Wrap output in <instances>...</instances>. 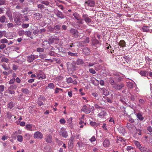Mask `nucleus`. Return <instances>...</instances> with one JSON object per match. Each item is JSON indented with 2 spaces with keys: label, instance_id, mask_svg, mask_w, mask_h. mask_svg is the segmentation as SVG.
<instances>
[{
  "label": "nucleus",
  "instance_id": "1",
  "mask_svg": "<svg viewBox=\"0 0 152 152\" xmlns=\"http://www.w3.org/2000/svg\"><path fill=\"white\" fill-rule=\"evenodd\" d=\"M13 18L15 23L19 24L22 21L23 16L21 13L18 12H15L13 13Z\"/></svg>",
  "mask_w": 152,
  "mask_h": 152
},
{
  "label": "nucleus",
  "instance_id": "2",
  "mask_svg": "<svg viewBox=\"0 0 152 152\" xmlns=\"http://www.w3.org/2000/svg\"><path fill=\"white\" fill-rule=\"evenodd\" d=\"M94 109V107H91L90 105L87 106L86 105H84L81 109V111L85 113L88 114L91 111V110Z\"/></svg>",
  "mask_w": 152,
  "mask_h": 152
},
{
  "label": "nucleus",
  "instance_id": "3",
  "mask_svg": "<svg viewBox=\"0 0 152 152\" xmlns=\"http://www.w3.org/2000/svg\"><path fill=\"white\" fill-rule=\"evenodd\" d=\"M17 88V86L15 84L11 85L8 88L7 90V92L11 94H13L15 93L14 90H15Z\"/></svg>",
  "mask_w": 152,
  "mask_h": 152
},
{
  "label": "nucleus",
  "instance_id": "4",
  "mask_svg": "<svg viewBox=\"0 0 152 152\" xmlns=\"http://www.w3.org/2000/svg\"><path fill=\"white\" fill-rule=\"evenodd\" d=\"M82 17L83 19L87 24H88L89 23H90L91 22L92 20L91 19V16H89L87 14H83L82 15Z\"/></svg>",
  "mask_w": 152,
  "mask_h": 152
},
{
  "label": "nucleus",
  "instance_id": "5",
  "mask_svg": "<svg viewBox=\"0 0 152 152\" xmlns=\"http://www.w3.org/2000/svg\"><path fill=\"white\" fill-rule=\"evenodd\" d=\"M54 13L59 18L63 19L65 18V15L61 12L58 10H54Z\"/></svg>",
  "mask_w": 152,
  "mask_h": 152
},
{
  "label": "nucleus",
  "instance_id": "6",
  "mask_svg": "<svg viewBox=\"0 0 152 152\" xmlns=\"http://www.w3.org/2000/svg\"><path fill=\"white\" fill-rule=\"evenodd\" d=\"M69 31L74 37L77 38L78 37L79 33L76 29L72 28Z\"/></svg>",
  "mask_w": 152,
  "mask_h": 152
},
{
  "label": "nucleus",
  "instance_id": "7",
  "mask_svg": "<svg viewBox=\"0 0 152 152\" xmlns=\"http://www.w3.org/2000/svg\"><path fill=\"white\" fill-rule=\"evenodd\" d=\"M34 138L41 139L43 137V134L41 132L38 131L34 133Z\"/></svg>",
  "mask_w": 152,
  "mask_h": 152
},
{
  "label": "nucleus",
  "instance_id": "8",
  "mask_svg": "<svg viewBox=\"0 0 152 152\" xmlns=\"http://www.w3.org/2000/svg\"><path fill=\"white\" fill-rule=\"evenodd\" d=\"M106 111L104 109L101 110V111L100 112L98 115V116L100 118H103L106 115Z\"/></svg>",
  "mask_w": 152,
  "mask_h": 152
},
{
  "label": "nucleus",
  "instance_id": "9",
  "mask_svg": "<svg viewBox=\"0 0 152 152\" xmlns=\"http://www.w3.org/2000/svg\"><path fill=\"white\" fill-rule=\"evenodd\" d=\"M90 42V38L86 37L85 39L83 41H81L79 42V44L80 46H84L85 45Z\"/></svg>",
  "mask_w": 152,
  "mask_h": 152
},
{
  "label": "nucleus",
  "instance_id": "10",
  "mask_svg": "<svg viewBox=\"0 0 152 152\" xmlns=\"http://www.w3.org/2000/svg\"><path fill=\"white\" fill-rule=\"evenodd\" d=\"M124 84L121 83L118 84H115L113 86V88L116 90H120L124 87Z\"/></svg>",
  "mask_w": 152,
  "mask_h": 152
},
{
  "label": "nucleus",
  "instance_id": "11",
  "mask_svg": "<svg viewBox=\"0 0 152 152\" xmlns=\"http://www.w3.org/2000/svg\"><path fill=\"white\" fill-rule=\"evenodd\" d=\"M37 56V57H36L34 55H31L27 56V61L29 63L31 62L36 58H38V56Z\"/></svg>",
  "mask_w": 152,
  "mask_h": 152
},
{
  "label": "nucleus",
  "instance_id": "12",
  "mask_svg": "<svg viewBox=\"0 0 152 152\" xmlns=\"http://www.w3.org/2000/svg\"><path fill=\"white\" fill-rule=\"evenodd\" d=\"M95 4V2L93 0H89L85 3V6H88L91 7H94Z\"/></svg>",
  "mask_w": 152,
  "mask_h": 152
},
{
  "label": "nucleus",
  "instance_id": "13",
  "mask_svg": "<svg viewBox=\"0 0 152 152\" xmlns=\"http://www.w3.org/2000/svg\"><path fill=\"white\" fill-rule=\"evenodd\" d=\"M60 133L61 135L65 138L66 137L68 136V134L66 131H65L63 128L61 129V131L60 132Z\"/></svg>",
  "mask_w": 152,
  "mask_h": 152
},
{
  "label": "nucleus",
  "instance_id": "14",
  "mask_svg": "<svg viewBox=\"0 0 152 152\" xmlns=\"http://www.w3.org/2000/svg\"><path fill=\"white\" fill-rule=\"evenodd\" d=\"M91 83L94 85L97 86L99 83V81L97 80L95 77H92L90 79Z\"/></svg>",
  "mask_w": 152,
  "mask_h": 152
},
{
  "label": "nucleus",
  "instance_id": "15",
  "mask_svg": "<svg viewBox=\"0 0 152 152\" xmlns=\"http://www.w3.org/2000/svg\"><path fill=\"white\" fill-rule=\"evenodd\" d=\"M46 78V76L45 74L41 73L40 74H37L36 78L39 80H42Z\"/></svg>",
  "mask_w": 152,
  "mask_h": 152
},
{
  "label": "nucleus",
  "instance_id": "16",
  "mask_svg": "<svg viewBox=\"0 0 152 152\" xmlns=\"http://www.w3.org/2000/svg\"><path fill=\"white\" fill-rule=\"evenodd\" d=\"M45 138V140L47 142L50 143L52 142V136L50 134H47Z\"/></svg>",
  "mask_w": 152,
  "mask_h": 152
},
{
  "label": "nucleus",
  "instance_id": "17",
  "mask_svg": "<svg viewBox=\"0 0 152 152\" xmlns=\"http://www.w3.org/2000/svg\"><path fill=\"white\" fill-rule=\"evenodd\" d=\"M34 17L37 20H39L42 17V15L39 13H36L33 15Z\"/></svg>",
  "mask_w": 152,
  "mask_h": 152
},
{
  "label": "nucleus",
  "instance_id": "18",
  "mask_svg": "<svg viewBox=\"0 0 152 152\" xmlns=\"http://www.w3.org/2000/svg\"><path fill=\"white\" fill-rule=\"evenodd\" d=\"M110 145V142L109 140L107 139H106L103 142V146L104 147H108Z\"/></svg>",
  "mask_w": 152,
  "mask_h": 152
},
{
  "label": "nucleus",
  "instance_id": "19",
  "mask_svg": "<svg viewBox=\"0 0 152 152\" xmlns=\"http://www.w3.org/2000/svg\"><path fill=\"white\" fill-rule=\"evenodd\" d=\"M83 53L86 55H89L90 53V50L87 48H85L83 50Z\"/></svg>",
  "mask_w": 152,
  "mask_h": 152
},
{
  "label": "nucleus",
  "instance_id": "20",
  "mask_svg": "<svg viewBox=\"0 0 152 152\" xmlns=\"http://www.w3.org/2000/svg\"><path fill=\"white\" fill-rule=\"evenodd\" d=\"M59 40V39L57 37H54L53 38L49 39V40L51 43L53 42L56 43Z\"/></svg>",
  "mask_w": 152,
  "mask_h": 152
},
{
  "label": "nucleus",
  "instance_id": "21",
  "mask_svg": "<svg viewBox=\"0 0 152 152\" xmlns=\"http://www.w3.org/2000/svg\"><path fill=\"white\" fill-rule=\"evenodd\" d=\"M42 45L45 48H48L50 46V44L48 41H45L43 42Z\"/></svg>",
  "mask_w": 152,
  "mask_h": 152
},
{
  "label": "nucleus",
  "instance_id": "22",
  "mask_svg": "<svg viewBox=\"0 0 152 152\" xmlns=\"http://www.w3.org/2000/svg\"><path fill=\"white\" fill-rule=\"evenodd\" d=\"M29 20L28 18V15L24 14L22 18V21L23 22L28 21Z\"/></svg>",
  "mask_w": 152,
  "mask_h": 152
},
{
  "label": "nucleus",
  "instance_id": "23",
  "mask_svg": "<svg viewBox=\"0 0 152 152\" xmlns=\"http://www.w3.org/2000/svg\"><path fill=\"white\" fill-rule=\"evenodd\" d=\"M119 45L122 47H126V42L123 40H121L118 43Z\"/></svg>",
  "mask_w": 152,
  "mask_h": 152
},
{
  "label": "nucleus",
  "instance_id": "24",
  "mask_svg": "<svg viewBox=\"0 0 152 152\" xmlns=\"http://www.w3.org/2000/svg\"><path fill=\"white\" fill-rule=\"evenodd\" d=\"M61 25L60 24H58L55 26L53 27V29L55 30L58 31H59L61 28Z\"/></svg>",
  "mask_w": 152,
  "mask_h": 152
},
{
  "label": "nucleus",
  "instance_id": "25",
  "mask_svg": "<svg viewBox=\"0 0 152 152\" xmlns=\"http://www.w3.org/2000/svg\"><path fill=\"white\" fill-rule=\"evenodd\" d=\"M125 141L126 140L122 137H118L116 140V142L117 143H118L119 142V141L121 142H122L123 141L125 142Z\"/></svg>",
  "mask_w": 152,
  "mask_h": 152
},
{
  "label": "nucleus",
  "instance_id": "26",
  "mask_svg": "<svg viewBox=\"0 0 152 152\" xmlns=\"http://www.w3.org/2000/svg\"><path fill=\"white\" fill-rule=\"evenodd\" d=\"M73 15L74 18L77 20H80V17L79 14L76 12H75L73 14Z\"/></svg>",
  "mask_w": 152,
  "mask_h": 152
},
{
  "label": "nucleus",
  "instance_id": "27",
  "mask_svg": "<svg viewBox=\"0 0 152 152\" xmlns=\"http://www.w3.org/2000/svg\"><path fill=\"white\" fill-rule=\"evenodd\" d=\"M68 54L72 56L77 57L78 56V54L77 53H73L70 51H69L67 53Z\"/></svg>",
  "mask_w": 152,
  "mask_h": 152
},
{
  "label": "nucleus",
  "instance_id": "28",
  "mask_svg": "<svg viewBox=\"0 0 152 152\" xmlns=\"http://www.w3.org/2000/svg\"><path fill=\"white\" fill-rule=\"evenodd\" d=\"M76 63L78 65H80L83 64L84 62L82 60L79 59L77 61Z\"/></svg>",
  "mask_w": 152,
  "mask_h": 152
},
{
  "label": "nucleus",
  "instance_id": "29",
  "mask_svg": "<svg viewBox=\"0 0 152 152\" xmlns=\"http://www.w3.org/2000/svg\"><path fill=\"white\" fill-rule=\"evenodd\" d=\"M137 118L140 121H142L144 119V118L142 117V114L140 113H138L137 114Z\"/></svg>",
  "mask_w": 152,
  "mask_h": 152
},
{
  "label": "nucleus",
  "instance_id": "30",
  "mask_svg": "<svg viewBox=\"0 0 152 152\" xmlns=\"http://www.w3.org/2000/svg\"><path fill=\"white\" fill-rule=\"evenodd\" d=\"M2 66L5 70L8 71L10 69V67L4 64H3L2 65Z\"/></svg>",
  "mask_w": 152,
  "mask_h": 152
},
{
  "label": "nucleus",
  "instance_id": "31",
  "mask_svg": "<svg viewBox=\"0 0 152 152\" xmlns=\"http://www.w3.org/2000/svg\"><path fill=\"white\" fill-rule=\"evenodd\" d=\"M6 17L4 15L1 16L0 18V22L2 23H4L5 22Z\"/></svg>",
  "mask_w": 152,
  "mask_h": 152
},
{
  "label": "nucleus",
  "instance_id": "32",
  "mask_svg": "<svg viewBox=\"0 0 152 152\" xmlns=\"http://www.w3.org/2000/svg\"><path fill=\"white\" fill-rule=\"evenodd\" d=\"M47 87L51 89H52L54 88L55 86L53 83H50L48 84Z\"/></svg>",
  "mask_w": 152,
  "mask_h": 152
},
{
  "label": "nucleus",
  "instance_id": "33",
  "mask_svg": "<svg viewBox=\"0 0 152 152\" xmlns=\"http://www.w3.org/2000/svg\"><path fill=\"white\" fill-rule=\"evenodd\" d=\"M139 149L142 152H147L148 150L147 148L143 147H141Z\"/></svg>",
  "mask_w": 152,
  "mask_h": 152
},
{
  "label": "nucleus",
  "instance_id": "34",
  "mask_svg": "<svg viewBox=\"0 0 152 152\" xmlns=\"http://www.w3.org/2000/svg\"><path fill=\"white\" fill-rule=\"evenodd\" d=\"M92 43L93 45H96L98 44H99V42L98 40L95 38V39L93 40L92 41Z\"/></svg>",
  "mask_w": 152,
  "mask_h": 152
},
{
  "label": "nucleus",
  "instance_id": "35",
  "mask_svg": "<svg viewBox=\"0 0 152 152\" xmlns=\"http://www.w3.org/2000/svg\"><path fill=\"white\" fill-rule=\"evenodd\" d=\"M0 43L2 44L7 43L8 42V40L5 38L1 39L0 40Z\"/></svg>",
  "mask_w": 152,
  "mask_h": 152
},
{
  "label": "nucleus",
  "instance_id": "36",
  "mask_svg": "<svg viewBox=\"0 0 152 152\" xmlns=\"http://www.w3.org/2000/svg\"><path fill=\"white\" fill-rule=\"evenodd\" d=\"M140 74L142 76H146L148 75V72L146 71H142L140 72Z\"/></svg>",
  "mask_w": 152,
  "mask_h": 152
},
{
  "label": "nucleus",
  "instance_id": "37",
  "mask_svg": "<svg viewBox=\"0 0 152 152\" xmlns=\"http://www.w3.org/2000/svg\"><path fill=\"white\" fill-rule=\"evenodd\" d=\"M26 127L28 130H32V125L30 124H28L26 125Z\"/></svg>",
  "mask_w": 152,
  "mask_h": 152
},
{
  "label": "nucleus",
  "instance_id": "38",
  "mask_svg": "<svg viewBox=\"0 0 152 152\" xmlns=\"http://www.w3.org/2000/svg\"><path fill=\"white\" fill-rule=\"evenodd\" d=\"M134 143L136 146L139 148V149L140 147H141V145L139 142L137 141H135L134 142Z\"/></svg>",
  "mask_w": 152,
  "mask_h": 152
},
{
  "label": "nucleus",
  "instance_id": "39",
  "mask_svg": "<svg viewBox=\"0 0 152 152\" xmlns=\"http://www.w3.org/2000/svg\"><path fill=\"white\" fill-rule=\"evenodd\" d=\"M21 91L22 92L25 94H27L28 93V90L27 88H23L21 89Z\"/></svg>",
  "mask_w": 152,
  "mask_h": 152
},
{
  "label": "nucleus",
  "instance_id": "40",
  "mask_svg": "<svg viewBox=\"0 0 152 152\" xmlns=\"http://www.w3.org/2000/svg\"><path fill=\"white\" fill-rule=\"evenodd\" d=\"M72 79L71 77H67L66 78V82L68 84L72 83Z\"/></svg>",
  "mask_w": 152,
  "mask_h": 152
},
{
  "label": "nucleus",
  "instance_id": "41",
  "mask_svg": "<svg viewBox=\"0 0 152 152\" xmlns=\"http://www.w3.org/2000/svg\"><path fill=\"white\" fill-rule=\"evenodd\" d=\"M142 30L143 31L148 32L149 30V27L144 26L142 28Z\"/></svg>",
  "mask_w": 152,
  "mask_h": 152
},
{
  "label": "nucleus",
  "instance_id": "42",
  "mask_svg": "<svg viewBox=\"0 0 152 152\" xmlns=\"http://www.w3.org/2000/svg\"><path fill=\"white\" fill-rule=\"evenodd\" d=\"M127 86L130 88H133V83L132 82H128L127 84Z\"/></svg>",
  "mask_w": 152,
  "mask_h": 152
},
{
  "label": "nucleus",
  "instance_id": "43",
  "mask_svg": "<svg viewBox=\"0 0 152 152\" xmlns=\"http://www.w3.org/2000/svg\"><path fill=\"white\" fill-rule=\"evenodd\" d=\"M90 124L94 126H97L99 125V124L93 121H91L90 122Z\"/></svg>",
  "mask_w": 152,
  "mask_h": 152
},
{
  "label": "nucleus",
  "instance_id": "44",
  "mask_svg": "<svg viewBox=\"0 0 152 152\" xmlns=\"http://www.w3.org/2000/svg\"><path fill=\"white\" fill-rule=\"evenodd\" d=\"M25 35L28 37H30L31 35V32L29 31H25Z\"/></svg>",
  "mask_w": 152,
  "mask_h": 152
},
{
  "label": "nucleus",
  "instance_id": "45",
  "mask_svg": "<svg viewBox=\"0 0 152 152\" xmlns=\"http://www.w3.org/2000/svg\"><path fill=\"white\" fill-rule=\"evenodd\" d=\"M29 26V24L28 23H23L22 25V27L23 28H27Z\"/></svg>",
  "mask_w": 152,
  "mask_h": 152
},
{
  "label": "nucleus",
  "instance_id": "46",
  "mask_svg": "<svg viewBox=\"0 0 152 152\" xmlns=\"http://www.w3.org/2000/svg\"><path fill=\"white\" fill-rule=\"evenodd\" d=\"M86 26L83 25L82 26H79L78 27H77L79 29L82 30L86 28Z\"/></svg>",
  "mask_w": 152,
  "mask_h": 152
},
{
  "label": "nucleus",
  "instance_id": "47",
  "mask_svg": "<svg viewBox=\"0 0 152 152\" xmlns=\"http://www.w3.org/2000/svg\"><path fill=\"white\" fill-rule=\"evenodd\" d=\"M15 81V78H12L11 79L9 82V84H13Z\"/></svg>",
  "mask_w": 152,
  "mask_h": 152
},
{
  "label": "nucleus",
  "instance_id": "48",
  "mask_svg": "<svg viewBox=\"0 0 152 152\" xmlns=\"http://www.w3.org/2000/svg\"><path fill=\"white\" fill-rule=\"evenodd\" d=\"M17 140L20 142H22L23 140V137L21 135H18L17 136Z\"/></svg>",
  "mask_w": 152,
  "mask_h": 152
},
{
  "label": "nucleus",
  "instance_id": "49",
  "mask_svg": "<svg viewBox=\"0 0 152 152\" xmlns=\"http://www.w3.org/2000/svg\"><path fill=\"white\" fill-rule=\"evenodd\" d=\"M12 70H10V71H9L8 72L4 71L2 73L4 75L7 76L9 74V73L10 72H12Z\"/></svg>",
  "mask_w": 152,
  "mask_h": 152
},
{
  "label": "nucleus",
  "instance_id": "50",
  "mask_svg": "<svg viewBox=\"0 0 152 152\" xmlns=\"http://www.w3.org/2000/svg\"><path fill=\"white\" fill-rule=\"evenodd\" d=\"M103 94L105 96H107L109 94V91L106 89H104L103 91Z\"/></svg>",
  "mask_w": 152,
  "mask_h": 152
},
{
  "label": "nucleus",
  "instance_id": "51",
  "mask_svg": "<svg viewBox=\"0 0 152 152\" xmlns=\"http://www.w3.org/2000/svg\"><path fill=\"white\" fill-rule=\"evenodd\" d=\"M25 31L23 30L19 31L18 32V34L19 36H21L25 34Z\"/></svg>",
  "mask_w": 152,
  "mask_h": 152
},
{
  "label": "nucleus",
  "instance_id": "52",
  "mask_svg": "<svg viewBox=\"0 0 152 152\" xmlns=\"http://www.w3.org/2000/svg\"><path fill=\"white\" fill-rule=\"evenodd\" d=\"M89 72L93 74H95L96 73L95 71L92 68H90L89 69Z\"/></svg>",
  "mask_w": 152,
  "mask_h": 152
},
{
  "label": "nucleus",
  "instance_id": "53",
  "mask_svg": "<svg viewBox=\"0 0 152 152\" xmlns=\"http://www.w3.org/2000/svg\"><path fill=\"white\" fill-rule=\"evenodd\" d=\"M14 107V104L13 102H10L8 104V107L10 109Z\"/></svg>",
  "mask_w": 152,
  "mask_h": 152
},
{
  "label": "nucleus",
  "instance_id": "54",
  "mask_svg": "<svg viewBox=\"0 0 152 152\" xmlns=\"http://www.w3.org/2000/svg\"><path fill=\"white\" fill-rule=\"evenodd\" d=\"M39 32V31L37 29L34 30L33 32V34L37 36Z\"/></svg>",
  "mask_w": 152,
  "mask_h": 152
},
{
  "label": "nucleus",
  "instance_id": "55",
  "mask_svg": "<svg viewBox=\"0 0 152 152\" xmlns=\"http://www.w3.org/2000/svg\"><path fill=\"white\" fill-rule=\"evenodd\" d=\"M5 87L3 85H1L0 86V92H3L4 89Z\"/></svg>",
  "mask_w": 152,
  "mask_h": 152
},
{
  "label": "nucleus",
  "instance_id": "56",
  "mask_svg": "<svg viewBox=\"0 0 152 152\" xmlns=\"http://www.w3.org/2000/svg\"><path fill=\"white\" fill-rule=\"evenodd\" d=\"M94 106L96 108V109H98L99 110H102V109H103V108L100 106H99L98 104H94Z\"/></svg>",
  "mask_w": 152,
  "mask_h": 152
},
{
  "label": "nucleus",
  "instance_id": "57",
  "mask_svg": "<svg viewBox=\"0 0 152 152\" xmlns=\"http://www.w3.org/2000/svg\"><path fill=\"white\" fill-rule=\"evenodd\" d=\"M37 51L38 52H42L44 51V49L43 48H38L37 49Z\"/></svg>",
  "mask_w": 152,
  "mask_h": 152
},
{
  "label": "nucleus",
  "instance_id": "58",
  "mask_svg": "<svg viewBox=\"0 0 152 152\" xmlns=\"http://www.w3.org/2000/svg\"><path fill=\"white\" fill-rule=\"evenodd\" d=\"M96 140L95 136H93L91 138L89 139V140L91 142H93Z\"/></svg>",
  "mask_w": 152,
  "mask_h": 152
},
{
  "label": "nucleus",
  "instance_id": "59",
  "mask_svg": "<svg viewBox=\"0 0 152 152\" xmlns=\"http://www.w3.org/2000/svg\"><path fill=\"white\" fill-rule=\"evenodd\" d=\"M126 149L129 152H131V151L132 150H133V148L131 146H128L127 147Z\"/></svg>",
  "mask_w": 152,
  "mask_h": 152
},
{
  "label": "nucleus",
  "instance_id": "60",
  "mask_svg": "<svg viewBox=\"0 0 152 152\" xmlns=\"http://www.w3.org/2000/svg\"><path fill=\"white\" fill-rule=\"evenodd\" d=\"M136 131L137 132V133L139 135H140L142 134V131L141 129H136Z\"/></svg>",
  "mask_w": 152,
  "mask_h": 152
},
{
  "label": "nucleus",
  "instance_id": "61",
  "mask_svg": "<svg viewBox=\"0 0 152 152\" xmlns=\"http://www.w3.org/2000/svg\"><path fill=\"white\" fill-rule=\"evenodd\" d=\"M42 3L46 6L49 5L50 3L46 1H43L42 2Z\"/></svg>",
  "mask_w": 152,
  "mask_h": 152
},
{
  "label": "nucleus",
  "instance_id": "62",
  "mask_svg": "<svg viewBox=\"0 0 152 152\" xmlns=\"http://www.w3.org/2000/svg\"><path fill=\"white\" fill-rule=\"evenodd\" d=\"M18 66L16 65L13 64L12 66V69L13 70L16 71V70L18 69Z\"/></svg>",
  "mask_w": 152,
  "mask_h": 152
},
{
  "label": "nucleus",
  "instance_id": "63",
  "mask_svg": "<svg viewBox=\"0 0 152 152\" xmlns=\"http://www.w3.org/2000/svg\"><path fill=\"white\" fill-rule=\"evenodd\" d=\"M92 150L94 152H99V149L96 148H94Z\"/></svg>",
  "mask_w": 152,
  "mask_h": 152
},
{
  "label": "nucleus",
  "instance_id": "64",
  "mask_svg": "<svg viewBox=\"0 0 152 152\" xmlns=\"http://www.w3.org/2000/svg\"><path fill=\"white\" fill-rule=\"evenodd\" d=\"M147 129L150 132H152V127L151 126H148L147 127Z\"/></svg>",
  "mask_w": 152,
  "mask_h": 152
}]
</instances>
